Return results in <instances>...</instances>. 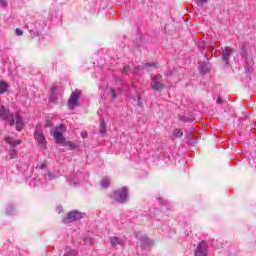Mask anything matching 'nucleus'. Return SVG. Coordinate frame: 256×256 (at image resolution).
<instances>
[{"instance_id":"20e7f679","label":"nucleus","mask_w":256,"mask_h":256,"mask_svg":"<svg viewBox=\"0 0 256 256\" xmlns=\"http://www.w3.org/2000/svg\"><path fill=\"white\" fill-rule=\"evenodd\" d=\"M83 219V214L77 210L70 211L66 217L62 219V222L65 224L73 223L75 221H79Z\"/></svg>"},{"instance_id":"ddd939ff","label":"nucleus","mask_w":256,"mask_h":256,"mask_svg":"<svg viewBox=\"0 0 256 256\" xmlns=\"http://www.w3.org/2000/svg\"><path fill=\"white\" fill-rule=\"evenodd\" d=\"M199 69L203 73V75H205V73H209L211 71V63L200 62Z\"/></svg>"},{"instance_id":"0eeeda50","label":"nucleus","mask_w":256,"mask_h":256,"mask_svg":"<svg viewBox=\"0 0 256 256\" xmlns=\"http://www.w3.org/2000/svg\"><path fill=\"white\" fill-rule=\"evenodd\" d=\"M35 141L40 149H47V140L43 132L36 130L34 133Z\"/></svg>"},{"instance_id":"cd10ccee","label":"nucleus","mask_w":256,"mask_h":256,"mask_svg":"<svg viewBox=\"0 0 256 256\" xmlns=\"http://www.w3.org/2000/svg\"><path fill=\"white\" fill-rule=\"evenodd\" d=\"M48 179H49V181H52V179H55V174L48 172Z\"/></svg>"},{"instance_id":"f03ea898","label":"nucleus","mask_w":256,"mask_h":256,"mask_svg":"<svg viewBox=\"0 0 256 256\" xmlns=\"http://www.w3.org/2000/svg\"><path fill=\"white\" fill-rule=\"evenodd\" d=\"M113 197L117 203H127L129 190L124 186L121 190H115L113 192Z\"/></svg>"},{"instance_id":"c756f323","label":"nucleus","mask_w":256,"mask_h":256,"mask_svg":"<svg viewBox=\"0 0 256 256\" xmlns=\"http://www.w3.org/2000/svg\"><path fill=\"white\" fill-rule=\"evenodd\" d=\"M45 127H53V122H51V120H46Z\"/></svg>"},{"instance_id":"1a4fd4ad","label":"nucleus","mask_w":256,"mask_h":256,"mask_svg":"<svg viewBox=\"0 0 256 256\" xmlns=\"http://www.w3.org/2000/svg\"><path fill=\"white\" fill-rule=\"evenodd\" d=\"M149 67H154V69H158L157 63H146L134 68V73L136 75H140L141 71H145V69H149Z\"/></svg>"},{"instance_id":"f8f14e48","label":"nucleus","mask_w":256,"mask_h":256,"mask_svg":"<svg viewBox=\"0 0 256 256\" xmlns=\"http://www.w3.org/2000/svg\"><path fill=\"white\" fill-rule=\"evenodd\" d=\"M140 243L143 249H147V247H151L153 245V240L147 238V236H142L140 238Z\"/></svg>"},{"instance_id":"dca6fc26","label":"nucleus","mask_w":256,"mask_h":256,"mask_svg":"<svg viewBox=\"0 0 256 256\" xmlns=\"http://www.w3.org/2000/svg\"><path fill=\"white\" fill-rule=\"evenodd\" d=\"M107 133V124H105V120H102L100 123V134L105 135Z\"/></svg>"},{"instance_id":"b1692460","label":"nucleus","mask_w":256,"mask_h":256,"mask_svg":"<svg viewBox=\"0 0 256 256\" xmlns=\"http://www.w3.org/2000/svg\"><path fill=\"white\" fill-rule=\"evenodd\" d=\"M64 256H77V252L75 250H70Z\"/></svg>"},{"instance_id":"4be33fe9","label":"nucleus","mask_w":256,"mask_h":256,"mask_svg":"<svg viewBox=\"0 0 256 256\" xmlns=\"http://www.w3.org/2000/svg\"><path fill=\"white\" fill-rule=\"evenodd\" d=\"M195 3L198 5V7H202V5H205L209 0H194Z\"/></svg>"},{"instance_id":"f257e3e1","label":"nucleus","mask_w":256,"mask_h":256,"mask_svg":"<svg viewBox=\"0 0 256 256\" xmlns=\"http://www.w3.org/2000/svg\"><path fill=\"white\" fill-rule=\"evenodd\" d=\"M0 119H2V121H8L11 127L16 124V131H22L23 127H25L21 112H16L14 118L13 114H11V111L5 108V106L0 107Z\"/></svg>"},{"instance_id":"7ed1b4c3","label":"nucleus","mask_w":256,"mask_h":256,"mask_svg":"<svg viewBox=\"0 0 256 256\" xmlns=\"http://www.w3.org/2000/svg\"><path fill=\"white\" fill-rule=\"evenodd\" d=\"M150 87L154 91H163V89H165V84H163V76L161 74L153 76Z\"/></svg>"},{"instance_id":"7c9ffc66","label":"nucleus","mask_w":256,"mask_h":256,"mask_svg":"<svg viewBox=\"0 0 256 256\" xmlns=\"http://www.w3.org/2000/svg\"><path fill=\"white\" fill-rule=\"evenodd\" d=\"M198 47H200V49H205V42L198 43Z\"/></svg>"},{"instance_id":"412c9836","label":"nucleus","mask_w":256,"mask_h":256,"mask_svg":"<svg viewBox=\"0 0 256 256\" xmlns=\"http://www.w3.org/2000/svg\"><path fill=\"white\" fill-rule=\"evenodd\" d=\"M110 94L112 95V101H115L117 99V91L115 88L110 89Z\"/></svg>"},{"instance_id":"423d86ee","label":"nucleus","mask_w":256,"mask_h":256,"mask_svg":"<svg viewBox=\"0 0 256 256\" xmlns=\"http://www.w3.org/2000/svg\"><path fill=\"white\" fill-rule=\"evenodd\" d=\"M5 141L12 147V150L9 152L10 159H15V157H17V150L15 147H17V145H21V140H15L12 137H6Z\"/></svg>"},{"instance_id":"393cba45","label":"nucleus","mask_w":256,"mask_h":256,"mask_svg":"<svg viewBox=\"0 0 256 256\" xmlns=\"http://www.w3.org/2000/svg\"><path fill=\"white\" fill-rule=\"evenodd\" d=\"M66 145L67 147H69V149H75V143H73L72 141H68Z\"/></svg>"},{"instance_id":"6ab92c4d","label":"nucleus","mask_w":256,"mask_h":256,"mask_svg":"<svg viewBox=\"0 0 256 256\" xmlns=\"http://www.w3.org/2000/svg\"><path fill=\"white\" fill-rule=\"evenodd\" d=\"M13 211H15V207L12 204H9L6 208V214L7 215H12Z\"/></svg>"},{"instance_id":"a878e982","label":"nucleus","mask_w":256,"mask_h":256,"mask_svg":"<svg viewBox=\"0 0 256 256\" xmlns=\"http://www.w3.org/2000/svg\"><path fill=\"white\" fill-rule=\"evenodd\" d=\"M241 51H242V52H241V56H242V57H247V52L245 51V46H242V47H241Z\"/></svg>"},{"instance_id":"4468645a","label":"nucleus","mask_w":256,"mask_h":256,"mask_svg":"<svg viewBox=\"0 0 256 256\" xmlns=\"http://www.w3.org/2000/svg\"><path fill=\"white\" fill-rule=\"evenodd\" d=\"M9 89V84L5 81H0V95H3V93H7V90Z\"/></svg>"},{"instance_id":"9d476101","label":"nucleus","mask_w":256,"mask_h":256,"mask_svg":"<svg viewBox=\"0 0 256 256\" xmlns=\"http://www.w3.org/2000/svg\"><path fill=\"white\" fill-rule=\"evenodd\" d=\"M231 55H233V48L227 46L224 49V51H222V55H221V58L226 65H229V59L231 58Z\"/></svg>"},{"instance_id":"c85d7f7f","label":"nucleus","mask_w":256,"mask_h":256,"mask_svg":"<svg viewBox=\"0 0 256 256\" xmlns=\"http://www.w3.org/2000/svg\"><path fill=\"white\" fill-rule=\"evenodd\" d=\"M0 7H7V0H0Z\"/></svg>"},{"instance_id":"5701e85b","label":"nucleus","mask_w":256,"mask_h":256,"mask_svg":"<svg viewBox=\"0 0 256 256\" xmlns=\"http://www.w3.org/2000/svg\"><path fill=\"white\" fill-rule=\"evenodd\" d=\"M37 169H47V163L43 162L38 164Z\"/></svg>"},{"instance_id":"473e14b6","label":"nucleus","mask_w":256,"mask_h":256,"mask_svg":"<svg viewBox=\"0 0 256 256\" xmlns=\"http://www.w3.org/2000/svg\"><path fill=\"white\" fill-rule=\"evenodd\" d=\"M130 67L129 66H125L123 69V73H127L129 71Z\"/></svg>"},{"instance_id":"aec40b11","label":"nucleus","mask_w":256,"mask_h":256,"mask_svg":"<svg viewBox=\"0 0 256 256\" xmlns=\"http://www.w3.org/2000/svg\"><path fill=\"white\" fill-rule=\"evenodd\" d=\"M173 135H174V137H183V130H181V129H174V131H173Z\"/></svg>"},{"instance_id":"e433bc0d","label":"nucleus","mask_w":256,"mask_h":256,"mask_svg":"<svg viewBox=\"0 0 256 256\" xmlns=\"http://www.w3.org/2000/svg\"><path fill=\"white\" fill-rule=\"evenodd\" d=\"M59 127H63V124H60V126Z\"/></svg>"},{"instance_id":"c9c22d12","label":"nucleus","mask_w":256,"mask_h":256,"mask_svg":"<svg viewBox=\"0 0 256 256\" xmlns=\"http://www.w3.org/2000/svg\"><path fill=\"white\" fill-rule=\"evenodd\" d=\"M169 75H171V72H169V73L167 74L168 77H169Z\"/></svg>"},{"instance_id":"6e6552de","label":"nucleus","mask_w":256,"mask_h":256,"mask_svg":"<svg viewBox=\"0 0 256 256\" xmlns=\"http://www.w3.org/2000/svg\"><path fill=\"white\" fill-rule=\"evenodd\" d=\"M209 245H207V242L202 240L196 247L194 256H207Z\"/></svg>"},{"instance_id":"a211bd4d","label":"nucleus","mask_w":256,"mask_h":256,"mask_svg":"<svg viewBox=\"0 0 256 256\" xmlns=\"http://www.w3.org/2000/svg\"><path fill=\"white\" fill-rule=\"evenodd\" d=\"M180 121H182V123H191L193 122V118H190L188 116H181Z\"/></svg>"},{"instance_id":"f3484780","label":"nucleus","mask_w":256,"mask_h":256,"mask_svg":"<svg viewBox=\"0 0 256 256\" xmlns=\"http://www.w3.org/2000/svg\"><path fill=\"white\" fill-rule=\"evenodd\" d=\"M110 183H111V180H109V178H103L101 181V186L103 187V189H107Z\"/></svg>"},{"instance_id":"2f4dec72","label":"nucleus","mask_w":256,"mask_h":256,"mask_svg":"<svg viewBox=\"0 0 256 256\" xmlns=\"http://www.w3.org/2000/svg\"><path fill=\"white\" fill-rule=\"evenodd\" d=\"M158 201H159L160 205H165V203H166V201L161 198H159Z\"/></svg>"},{"instance_id":"bb28decb","label":"nucleus","mask_w":256,"mask_h":256,"mask_svg":"<svg viewBox=\"0 0 256 256\" xmlns=\"http://www.w3.org/2000/svg\"><path fill=\"white\" fill-rule=\"evenodd\" d=\"M15 33H16V35H18L19 37H21V35H23V30L17 28V29L15 30Z\"/></svg>"},{"instance_id":"f704fd0d","label":"nucleus","mask_w":256,"mask_h":256,"mask_svg":"<svg viewBox=\"0 0 256 256\" xmlns=\"http://www.w3.org/2000/svg\"><path fill=\"white\" fill-rule=\"evenodd\" d=\"M216 103L220 104L222 103V100H221V97H219L217 100H216Z\"/></svg>"},{"instance_id":"9b49d317","label":"nucleus","mask_w":256,"mask_h":256,"mask_svg":"<svg viewBox=\"0 0 256 256\" xmlns=\"http://www.w3.org/2000/svg\"><path fill=\"white\" fill-rule=\"evenodd\" d=\"M50 135L54 137V139L57 141V143H65V137H63V133L59 131H51Z\"/></svg>"},{"instance_id":"39448f33","label":"nucleus","mask_w":256,"mask_h":256,"mask_svg":"<svg viewBox=\"0 0 256 256\" xmlns=\"http://www.w3.org/2000/svg\"><path fill=\"white\" fill-rule=\"evenodd\" d=\"M80 97H81V91H79V89L74 90L68 99V107L70 109H75V107H79Z\"/></svg>"},{"instance_id":"72a5a7b5","label":"nucleus","mask_w":256,"mask_h":256,"mask_svg":"<svg viewBox=\"0 0 256 256\" xmlns=\"http://www.w3.org/2000/svg\"><path fill=\"white\" fill-rule=\"evenodd\" d=\"M82 139H87V133H81Z\"/></svg>"},{"instance_id":"2eb2a0df","label":"nucleus","mask_w":256,"mask_h":256,"mask_svg":"<svg viewBox=\"0 0 256 256\" xmlns=\"http://www.w3.org/2000/svg\"><path fill=\"white\" fill-rule=\"evenodd\" d=\"M110 243L111 245H113V247H115L117 245H123V240H121V238L119 237H111Z\"/></svg>"}]
</instances>
